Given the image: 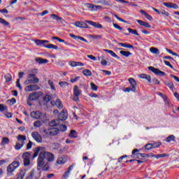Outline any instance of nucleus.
I'll list each match as a JSON object with an SVG mask.
<instances>
[{
    "instance_id": "obj_32",
    "label": "nucleus",
    "mask_w": 179,
    "mask_h": 179,
    "mask_svg": "<svg viewBox=\"0 0 179 179\" xmlns=\"http://www.w3.org/2000/svg\"><path fill=\"white\" fill-rule=\"evenodd\" d=\"M158 95L160 96V97H162L165 103V104L166 106H169V100L167 99V96H166V95H164L163 93L162 92H159Z\"/></svg>"
},
{
    "instance_id": "obj_24",
    "label": "nucleus",
    "mask_w": 179,
    "mask_h": 179,
    "mask_svg": "<svg viewBox=\"0 0 179 179\" xmlns=\"http://www.w3.org/2000/svg\"><path fill=\"white\" fill-rule=\"evenodd\" d=\"M73 93L74 96H80V94H82V90L79 89V87L78 85H76L73 88Z\"/></svg>"
},
{
    "instance_id": "obj_21",
    "label": "nucleus",
    "mask_w": 179,
    "mask_h": 179,
    "mask_svg": "<svg viewBox=\"0 0 179 179\" xmlns=\"http://www.w3.org/2000/svg\"><path fill=\"white\" fill-rule=\"evenodd\" d=\"M68 160V158L65 156L59 157L57 159V164H65Z\"/></svg>"
},
{
    "instance_id": "obj_51",
    "label": "nucleus",
    "mask_w": 179,
    "mask_h": 179,
    "mask_svg": "<svg viewBox=\"0 0 179 179\" xmlns=\"http://www.w3.org/2000/svg\"><path fill=\"white\" fill-rule=\"evenodd\" d=\"M4 78L6 82H10L12 80V76L9 73L6 74Z\"/></svg>"
},
{
    "instance_id": "obj_35",
    "label": "nucleus",
    "mask_w": 179,
    "mask_h": 179,
    "mask_svg": "<svg viewBox=\"0 0 179 179\" xmlns=\"http://www.w3.org/2000/svg\"><path fill=\"white\" fill-rule=\"evenodd\" d=\"M25 176H26V170H22V171H20V172L16 179H23V178H24Z\"/></svg>"
},
{
    "instance_id": "obj_39",
    "label": "nucleus",
    "mask_w": 179,
    "mask_h": 179,
    "mask_svg": "<svg viewBox=\"0 0 179 179\" xmlns=\"http://www.w3.org/2000/svg\"><path fill=\"white\" fill-rule=\"evenodd\" d=\"M34 43L35 44H36V45H39V46H42V47H44V42H43V40H38V39H36L34 41Z\"/></svg>"
},
{
    "instance_id": "obj_40",
    "label": "nucleus",
    "mask_w": 179,
    "mask_h": 179,
    "mask_svg": "<svg viewBox=\"0 0 179 179\" xmlns=\"http://www.w3.org/2000/svg\"><path fill=\"white\" fill-rule=\"evenodd\" d=\"M127 30L131 34H134L135 36H139V34L138 33V31L136 29H132L131 28H128Z\"/></svg>"
},
{
    "instance_id": "obj_52",
    "label": "nucleus",
    "mask_w": 179,
    "mask_h": 179,
    "mask_svg": "<svg viewBox=\"0 0 179 179\" xmlns=\"http://www.w3.org/2000/svg\"><path fill=\"white\" fill-rule=\"evenodd\" d=\"M59 128H60V131L62 132H65L67 129L66 125H65V124H61L59 126Z\"/></svg>"
},
{
    "instance_id": "obj_60",
    "label": "nucleus",
    "mask_w": 179,
    "mask_h": 179,
    "mask_svg": "<svg viewBox=\"0 0 179 179\" xmlns=\"http://www.w3.org/2000/svg\"><path fill=\"white\" fill-rule=\"evenodd\" d=\"M113 27H115V29H117V30H120L122 31V27H121L120 25L115 24V23H113Z\"/></svg>"
},
{
    "instance_id": "obj_42",
    "label": "nucleus",
    "mask_w": 179,
    "mask_h": 179,
    "mask_svg": "<svg viewBox=\"0 0 179 179\" xmlns=\"http://www.w3.org/2000/svg\"><path fill=\"white\" fill-rule=\"evenodd\" d=\"M152 157H156V159H160V157H169V155L166 154H159V155H153Z\"/></svg>"
},
{
    "instance_id": "obj_18",
    "label": "nucleus",
    "mask_w": 179,
    "mask_h": 179,
    "mask_svg": "<svg viewBox=\"0 0 179 179\" xmlns=\"http://www.w3.org/2000/svg\"><path fill=\"white\" fill-rule=\"evenodd\" d=\"M86 23H88V24H91V26H93L94 27H96V29H103V25L99 22H94L93 21H85Z\"/></svg>"
},
{
    "instance_id": "obj_30",
    "label": "nucleus",
    "mask_w": 179,
    "mask_h": 179,
    "mask_svg": "<svg viewBox=\"0 0 179 179\" xmlns=\"http://www.w3.org/2000/svg\"><path fill=\"white\" fill-rule=\"evenodd\" d=\"M104 51H106V52H108V54H110V55H111V57H113V58H117V59H120V57H118V55H117V54H115V52H114V51L108 50L107 49L104 50Z\"/></svg>"
},
{
    "instance_id": "obj_11",
    "label": "nucleus",
    "mask_w": 179,
    "mask_h": 179,
    "mask_svg": "<svg viewBox=\"0 0 179 179\" xmlns=\"http://www.w3.org/2000/svg\"><path fill=\"white\" fill-rule=\"evenodd\" d=\"M139 150L138 149H134L132 151V155L131 157H134L136 159H141V157H146V154L144 153H138Z\"/></svg>"
},
{
    "instance_id": "obj_45",
    "label": "nucleus",
    "mask_w": 179,
    "mask_h": 179,
    "mask_svg": "<svg viewBox=\"0 0 179 179\" xmlns=\"http://www.w3.org/2000/svg\"><path fill=\"white\" fill-rule=\"evenodd\" d=\"M59 85L60 87H68V86H69V83L65 81L59 83Z\"/></svg>"
},
{
    "instance_id": "obj_17",
    "label": "nucleus",
    "mask_w": 179,
    "mask_h": 179,
    "mask_svg": "<svg viewBox=\"0 0 179 179\" xmlns=\"http://www.w3.org/2000/svg\"><path fill=\"white\" fill-rule=\"evenodd\" d=\"M164 6H166V8H169L171 9H178V5L168 2V3H163Z\"/></svg>"
},
{
    "instance_id": "obj_53",
    "label": "nucleus",
    "mask_w": 179,
    "mask_h": 179,
    "mask_svg": "<svg viewBox=\"0 0 179 179\" xmlns=\"http://www.w3.org/2000/svg\"><path fill=\"white\" fill-rule=\"evenodd\" d=\"M91 38H94V40H100L101 38V35H91Z\"/></svg>"
},
{
    "instance_id": "obj_26",
    "label": "nucleus",
    "mask_w": 179,
    "mask_h": 179,
    "mask_svg": "<svg viewBox=\"0 0 179 179\" xmlns=\"http://www.w3.org/2000/svg\"><path fill=\"white\" fill-rule=\"evenodd\" d=\"M60 121L59 119L53 120L50 122L49 125L50 127H57V125H59Z\"/></svg>"
},
{
    "instance_id": "obj_16",
    "label": "nucleus",
    "mask_w": 179,
    "mask_h": 179,
    "mask_svg": "<svg viewBox=\"0 0 179 179\" xmlns=\"http://www.w3.org/2000/svg\"><path fill=\"white\" fill-rule=\"evenodd\" d=\"M131 86V92H136V81L133 78H130L128 80Z\"/></svg>"
},
{
    "instance_id": "obj_58",
    "label": "nucleus",
    "mask_w": 179,
    "mask_h": 179,
    "mask_svg": "<svg viewBox=\"0 0 179 179\" xmlns=\"http://www.w3.org/2000/svg\"><path fill=\"white\" fill-rule=\"evenodd\" d=\"M101 72H103V73H105L106 76H110V75H111V71H110L101 70Z\"/></svg>"
},
{
    "instance_id": "obj_15",
    "label": "nucleus",
    "mask_w": 179,
    "mask_h": 179,
    "mask_svg": "<svg viewBox=\"0 0 179 179\" xmlns=\"http://www.w3.org/2000/svg\"><path fill=\"white\" fill-rule=\"evenodd\" d=\"M68 118V110L63 109L62 113L59 115L58 119L60 121H65Z\"/></svg>"
},
{
    "instance_id": "obj_48",
    "label": "nucleus",
    "mask_w": 179,
    "mask_h": 179,
    "mask_svg": "<svg viewBox=\"0 0 179 179\" xmlns=\"http://www.w3.org/2000/svg\"><path fill=\"white\" fill-rule=\"evenodd\" d=\"M8 143H9V138L6 137L3 138L1 145H8Z\"/></svg>"
},
{
    "instance_id": "obj_13",
    "label": "nucleus",
    "mask_w": 179,
    "mask_h": 179,
    "mask_svg": "<svg viewBox=\"0 0 179 179\" xmlns=\"http://www.w3.org/2000/svg\"><path fill=\"white\" fill-rule=\"evenodd\" d=\"M31 136L36 141V142H38V143H41L43 142V137H41V135L38 134L37 131H34L31 133Z\"/></svg>"
},
{
    "instance_id": "obj_38",
    "label": "nucleus",
    "mask_w": 179,
    "mask_h": 179,
    "mask_svg": "<svg viewBox=\"0 0 179 179\" xmlns=\"http://www.w3.org/2000/svg\"><path fill=\"white\" fill-rule=\"evenodd\" d=\"M45 48H50L52 50H58V46L51 43L44 45Z\"/></svg>"
},
{
    "instance_id": "obj_3",
    "label": "nucleus",
    "mask_w": 179,
    "mask_h": 179,
    "mask_svg": "<svg viewBox=\"0 0 179 179\" xmlns=\"http://www.w3.org/2000/svg\"><path fill=\"white\" fill-rule=\"evenodd\" d=\"M20 166V162L19 161H13L11 164H10L7 167V173L8 174H12L16 169H17Z\"/></svg>"
},
{
    "instance_id": "obj_12",
    "label": "nucleus",
    "mask_w": 179,
    "mask_h": 179,
    "mask_svg": "<svg viewBox=\"0 0 179 179\" xmlns=\"http://www.w3.org/2000/svg\"><path fill=\"white\" fill-rule=\"evenodd\" d=\"M38 179V177H40V173L36 170H31L29 175L27 176V179H33V178Z\"/></svg>"
},
{
    "instance_id": "obj_47",
    "label": "nucleus",
    "mask_w": 179,
    "mask_h": 179,
    "mask_svg": "<svg viewBox=\"0 0 179 179\" xmlns=\"http://www.w3.org/2000/svg\"><path fill=\"white\" fill-rule=\"evenodd\" d=\"M90 86H91V89L92 90H94V92H97V90L99 89V87H97V85H96L94 83H90Z\"/></svg>"
},
{
    "instance_id": "obj_33",
    "label": "nucleus",
    "mask_w": 179,
    "mask_h": 179,
    "mask_svg": "<svg viewBox=\"0 0 179 179\" xmlns=\"http://www.w3.org/2000/svg\"><path fill=\"white\" fill-rule=\"evenodd\" d=\"M150 52H152V54H155L157 55H159V54H160V50H159L157 48H150Z\"/></svg>"
},
{
    "instance_id": "obj_56",
    "label": "nucleus",
    "mask_w": 179,
    "mask_h": 179,
    "mask_svg": "<svg viewBox=\"0 0 179 179\" xmlns=\"http://www.w3.org/2000/svg\"><path fill=\"white\" fill-rule=\"evenodd\" d=\"M145 17L148 19V20H150V22H152L153 20V17H151L150 15H149V13H146Z\"/></svg>"
},
{
    "instance_id": "obj_10",
    "label": "nucleus",
    "mask_w": 179,
    "mask_h": 179,
    "mask_svg": "<svg viewBox=\"0 0 179 179\" xmlns=\"http://www.w3.org/2000/svg\"><path fill=\"white\" fill-rule=\"evenodd\" d=\"M149 71H151V72H153L155 75H157V76H164L166 75V73L159 70V69H156L153 66H149L148 67Z\"/></svg>"
},
{
    "instance_id": "obj_5",
    "label": "nucleus",
    "mask_w": 179,
    "mask_h": 179,
    "mask_svg": "<svg viewBox=\"0 0 179 179\" xmlns=\"http://www.w3.org/2000/svg\"><path fill=\"white\" fill-rule=\"evenodd\" d=\"M30 157H31V154H30L29 152L22 154L24 166H30Z\"/></svg>"
},
{
    "instance_id": "obj_9",
    "label": "nucleus",
    "mask_w": 179,
    "mask_h": 179,
    "mask_svg": "<svg viewBox=\"0 0 179 179\" xmlns=\"http://www.w3.org/2000/svg\"><path fill=\"white\" fill-rule=\"evenodd\" d=\"M85 6L92 12H94L96 10H100V9H103V7L101 6H96L92 3H85Z\"/></svg>"
},
{
    "instance_id": "obj_62",
    "label": "nucleus",
    "mask_w": 179,
    "mask_h": 179,
    "mask_svg": "<svg viewBox=\"0 0 179 179\" xmlns=\"http://www.w3.org/2000/svg\"><path fill=\"white\" fill-rule=\"evenodd\" d=\"M165 65H166L167 66H169V68H171V69H173V66L171 65V64H170V62L169 61H164Z\"/></svg>"
},
{
    "instance_id": "obj_8",
    "label": "nucleus",
    "mask_w": 179,
    "mask_h": 179,
    "mask_svg": "<svg viewBox=\"0 0 179 179\" xmlns=\"http://www.w3.org/2000/svg\"><path fill=\"white\" fill-rule=\"evenodd\" d=\"M31 117L35 120H43L44 118V113L40 111H33L31 113Z\"/></svg>"
},
{
    "instance_id": "obj_27",
    "label": "nucleus",
    "mask_w": 179,
    "mask_h": 179,
    "mask_svg": "<svg viewBox=\"0 0 179 179\" xmlns=\"http://www.w3.org/2000/svg\"><path fill=\"white\" fill-rule=\"evenodd\" d=\"M70 66H85V64L80 62H71L69 63Z\"/></svg>"
},
{
    "instance_id": "obj_1",
    "label": "nucleus",
    "mask_w": 179,
    "mask_h": 179,
    "mask_svg": "<svg viewBox=\"0 0 179 179\" xmlns=\"http://www.w3.org/2000/svg\"><path fill=\"white\" fill-rule=\"evenodd\" d=\"M54 155L51 152L42 151L39 153L37 160V170H48V162H54Z\"/></svg>"
},
{
    "instance_id": "obj_2",
    "label": "nucleus",
    "mask_w": 179,
    "mask_h": 179,
    "mask_svg": "<svg viewBox=\"0 0 179 179\" xmlns=\"http://www.w3.org/2000/svg\"><path fill=\"white\" fill-rule=\"evenodd\" d=\"M17 142L15 144V149L16 150H20L23 146H24V143H26L27 138L26 136L18 135L17 137Z\"/></svg>"
},
{
    "instance_id": "obj_37",
    "label": "nucleus",
    "mask_w": 179,
    "mask_h": 179,
    "mask_svg": "<svg viewBox=\"0 0 179 179\" xmlns=\"http://www.w3.org/2000/svg\"><path fill=\"white\" fill-rule=\"evenodd\" d=\"M120 54H121V55H123V57H128L132 55V53H131V52L124 51V50H121L120 52Z\"/></svg>"
},
{
    "instance_id": "obj_44",
    "label": "nucleus",
    "mask_w": 179,
    "mask_h": 179,
    "mask_svg": "<svg viewBox=\"0 0 179 179\" xmlns=\"http://www.w3.org/2000/svg\"><path fill=\"white\" fill-rule=\"evenodd\" d=\"M83 73L85 75V76H92V71H90L89 69L84 70Z\"/></svg>"
},
{
    "instance_id": "obj_49",
    "label": "nucleus",
    "mask_w": 179,
    "mask_h": 179,
    "mask_svg": "<svg viewBox=\"0 0 179 179\" xmlns=\"http://www.w3.org/2000/svg\"><path fill=\"white\" fill-rule=\"evenodd\" d=\"M174 139H176V137L173 135H171L166 138V141L171 142L172 141H174Z\"/></svg>"
},
{
    "instance_id": "obj_63",
    "label": "nucleus",
    "mask_w": 179,
    "mask_h": 179,
    "mask_svg": "<svg viewBox=\"0 0 179 179\" xmlns=\"http://www.w3.org/2000/svg\"><path fill=\"white\" fill-rule=\"evenodd\" d=\"M44 100L45 101H46L47 103H48V101H50L51 100V96L50 95H46L44 97Z\"/></svg>"
},
{
    "instance_id": "obj_55",
    "label": "nucleus",
    "mask_w": 179,
    "mask_h": 179,
    "mask_svg": "<svg viewBox=\"0 0 179 179\" xmlns=\"http://www.w3.org/2000/svg\"><path fill=\"white\" fill-rule=\"evenodd\" d=\"M166 50L167 51V52H169V54H171L172 55H174L175 57H178V55H177V53L173 52V50L169 49V48H166Z\"/></svg>"
},
{
    "instance_id": "obj_46",
    "label": "nucleus",
    "mask_w": 179,
    "mask_h": 179,
    "mask_svg": "<svg viewBox=\"0 0 179 179\" xmlns=\"http://www.w3.org/2000/svg\"><path fill=\"white\" fill-rule=\"evenodd\" d=\"M41 149V148H36V150L34 153L33 159H35V157H37V156H38V153L40 154L41 152H40Z\"/></svg>"
},
{
    "instance_id": "obj_50",
    "label": "nucleus",
    "mask_w": 179,
    "mask_h": 179,
    "mask_svg": "<svg viewBox=\"0 0 179 179\" xmlns=\"http://www.w3.org/2000/svg\"><path fill=\"white\" fill-rule=\"evenodd\" d=\"M48 85L52 90H55V86H54V82H52V80H49Z\"/></svg>"
},
{
    "instance_id": "obj_59",
    "label": "nucleus",
    "mask_w": 179,
    "mask_h": 179,
    "mask_svg": "<svg viewBox=\"0 0 179 179\" xmlns=\"http://www.w3.org/2000/svg\"><path fill=\"white\" fill-rule=\"evenodd\" d=\"M94 3H106V1L104 0H94Z\"/></svg>"
},
{
    "instance_id": "obj_57",
    "label": "nucleus",
    "mask_w": 179,
    "mask_h": 179,
    "mask_svg": "<svg viewBox=\"0 0 179 179\" xmlns=\"http://www.w3.org/2000/svg\"><path fill=\"white\" fill-rule=\"evenodd\" d=\"M6 110H7L6 106H4L3 104H0V111L3 113Z\"/></svg>"
},
{
    "instance_id": "obj_25",
    "label": "nucleus",
    "mask_w": 179,
    "mask_h": 179,
    "mask_svg": "<svg viewBox=\"0 0 179 179\" xmlns=\"http://www.w3.org/2000/svg\"><path fill=\"white\" fill-rule=\"evenodd\" d=\"M137 23L140 24V26H143L144 27H148V29H150L151 26L150 25L149 23L142 21L141 20H136Z\"/></svg>"
},
{
    "instance_id": "obj_20",
    "label": "nucleus",
    "mask_w": 179,
    "mask_h": 179,
    "mask_svg": "<svg viewBox=\"0 0 179 179\" xmlns=\"http://www.w3.org/2000/svg\"><path fill=\"white\" fill-rule=\"evenodd\" d=\"M37 74V69H32L29 71L28 72V77L31 78L32 79H34L36 77V75Z\"/></svg>"
},
{
    "instance_id": "obj_19",
    "label": "nucleus",
    "mask_w": 179,
    "mask_h": 179,
    "mask_svg": "<svg viewBox=\"0 0 179 179\" xmlns=\"http://www.w3.org/2000/svg\"><path fill=\"white\" fill-rule=\"evenodd\" d=\"M50 104H52V106H55V104L57 108H62L64 107L62 102H61L59 99H57L56 101H52Z\"/></svg>"
},
{
    "instance_id": "obj_43",
    "label": "nucleus",
    "mask_w": 179,
    "mask_h": 179,
    "mask_svg": "<svg viewBox=\"0 0 179 179\" xmlns=\"http://www.w3.org/2000/svg\"><path fill=\"white\" fill-rule=\"evenodd\" d=\"M0 23H1V24L6 26V27H9V22H8L6 20H3V18L0 17Z\"/></svg>"
},
{
    "instance_id": "obj_34",
    "label": "nucleus",
    "mask_w": 179,
    "mask_h": 179,
    "mask_svg": "<svg viewBox=\"0 0 179 179\" xmlns=\"http://www.w3.org/2000/svg\"><path fill=\"white\" fill-rule=\"evenodd\" d=\"M69 136L73 138H78V132L75 130H71L69 134Z\"/></svg>"
},
{
    "instance_id": "obj_6",
    "label": "nucleus",
    "mask_w": 179,
    "mask_h": 179,
    "mask_svg": "<svg viewBox=\"0 0 179 179\" xmlns=\"http://www.w3.org/2000/svg\"><path fill=\"white\" fill-rule=\"evenodd\" d=\"M41 96H43V92H32L29 95L28 100L29 101H34V100H37V99L41 97Z\"/></svg>"
},
{
    "instance_id": "obj_28",
    "label": "nucleus",
    "mask_w": 179,
    "mask_h": 179,
    "mask_svg": "<svg viewBox=\"0 0 179 179\" xmlns=\"http://www.w3.org/2000/svg\"><path fill=\"white\" fill-rule=\"evenodd\" d=\"M36 62H37L38 64H47L48 62V60L45 59H43L41 57H36L35 59Z\"/></svg>"
},
{
    "instance_id": "obj_7",
    "label": "nucleus",
    "mask_w": 179,
    "mask_h": 179,
    "mask_svg": "<svg viewBox=\"0 0 179 179\" xmlns=\"http://www.w3.org/2000/svg\"><path fill=\"white\" fill-rule=\"evenodd\" d=\"M24 90L28 92H36V90H40V87L36 84H31L26 86Z\"/></svg>"
},
{
    "instance_id": "obj_61",
    "label": "nucleus",
    "mask_w": 179,
    "mask_h": 179,
    "mask_svg": "<svg viewBox=\"0 0 179 179\" xmlns=\"http://www.w3.org/2000/svg\"><path fill=\"white\" fill-rule=\"evenodd\" d=\"M68 150V147H63L59 150V153H64V152H66Z\"/></svg>"
},
{
    "instance_id": "obj_54",
    "label": "nucleus",
    "mask_w": 179,
    "mask_h": 179,
    "mask_svg": "<svg viewBox=\"0 0 179 179\" xmlns=\"http://www.w3.org/2000/svg\"><path fill=\"white\" fill-rule=\"evenodd\" d=\"M34 127H35L36 128H39V127H41V122L39 120L36 121L34 123Z\"/></svg>"
},
{
    "instance_id": "obj_41",
    "label": "nucleus",
    "mask_w": 179,
    "mask_h": 179,
    "mask_svg": "<svg viewBox=\"0 0 179 179\" xmlns=\"http://www.w3.org/2000/svg\"><path fill=\"white\" fill-rule=\"evenodd\" d=\"M165 85L166 86H168V87H169V89H171V90H174V84L173 83V82H165Z\"/></svg>"
},
{
    "instance_id": "obj_64",
    "label": "nucleus",
    "mask_w": 179,
    "mask_h": 179,
    "mask_svg": "<svg viewBox=\"0 0 179 179\" xmlns=\"http://www.w3.org/2000/svg\"><path fill=\"white\" fill-rule=\"evenodd\" d=\"M53 149H59V143H55L52 145Z\"/></svg>"
},
{
    "instance_id": "obj_29",
    "label": "nucleus",
    "mask_w": 179,
    "mask_h": 179,
    "mask_svg": "<svg viewBox=\"0 0 179 179\" xmlns=\"http://www.w3.org/2000/svg\"><path fill=\"white\" fill-rule=\"evenodd\" d=\"M139 78H141V79H146V80H148V82H152V78L150 77V76L149 75H146V74H140Z\"/></svg>"
},
{
    "instance_id": "obj_4",
    "label": "nucleus",
    "mask_w": 179,
    "mask_h": 179,
    "mask_svg": "<svg viewBox=\"0 0 179 179\" xmlns=\"http://www.w3.org/2000/svg\"><path fill=\"white\" fill-rule=\"evenodd\" d=\"M43 132L45 134V135H49L50 136H55V135H58L59 129L50 127L43 129Z\"/></svg>"
},
{
    "instance_id": "obj_22",
    "label": "nucleus",
    "mask_w": 179,
    "mask_h": 179,
    "mask_svg": "<svg viewBox=\"0 0 179 179\" xmlns=\"http://www.w3.org/2000/svg\"><path fill=\"white\" fill-rule=\"evenodd\" d=\"M73 169V165H71L69 167L68 170L63 175V179H66L71 175V171Z\"/></svg>"
},
{
    "instance_id": "obj_23",
    "label": "nucleus",
    "mask_w": 179,
    "mask_h": 179,
    "mask_svg": "<svg viewBox=\"0 0 179 179\" xmlns=\"http://www.w3.org/2000/svg\"><path fill=\"white\" fill-rule=\"evenodd\" d=\"M74 25H76V27H80V29L87 28V24L83 22H75Z\"/></svg>"
},
{
    "instance_id": "obj_36",
    "label": "nucleus",
    "mask_w": 179,
    "mask_h": 179,
    "mask_svg": "<svg viewBox=\"0 0 179 179\" xmlns=\"http://www.w3.org/2000/svg\"><path fill=\"white\" fill-rule=\"evenodd\" d=\"M117 44L121 47H124V48H134V45L128 43H117Z\"/></svg>"
},
{
    "instance_id": "obj_31",
    "label": "nucleus",
    "mask_w": 179,
    "mask_h": 179,
    "mask_svg": "<svg viewBox=\"0 0 179 179\" xmlns=\"http://www.w3.org/2000/svg\"><path fill=\"white\" fill-rule=\"evenodd\" d=\"M50 17L52 18V20H56L57 22H61L62 20V17L58 16L56 14L50 15Z\"/></svg>"
},
{
    "instance_id": "obj_14",
    "label": "nucleus",
    "mask_w": 179,
    "mask_h": 179,
    "mask_svg": "<svg viewBox=\"0 0 179 179\" xmlns=\"http://www.w3.org/2000/svg\"><path fill=\"white\" fill-rule=\"evenodd\" d=\"M38 82H40V80L38 78H31L28 76L24 83V85H33L34 83H38Z\"/></svg>"
}]
</instances>
